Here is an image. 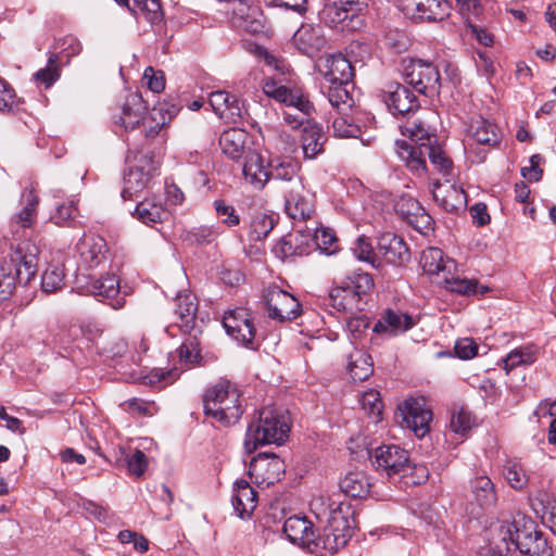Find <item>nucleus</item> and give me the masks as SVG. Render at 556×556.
I'll return each instance as SVG.
<instances>
[{"mask_svg":"<svg viewBox=\"0 0 556 556\" xmlns=\"http://www.w3.org/2000/svg\"><path fill=\"white\" fill-rule=\"evenodd\" d=\"M518 553L526 556H552V548L534 520L521 513L490 526L483 556H517Z\"/></svg>","mask_w":556,"mask_h":556,"instance_id":"1","label":"nucleus"},{"mask_svg":"<svg viewBox=\"0 0 556 556\" xmlns=\"http://www.w3.org/2000/svg\"><path fill=\"white\" fill-rule=\"evenodd\" d=\"M203 407L205 416L225 427L232 426L243 414L240 390L236 383L220 379L205 391Z\"/></svg>","mask_w":556,"mask_h":556,"instance_id":"2","label":"nucleus"},{"mask_svg":"<svg viewBox=\"0 0 556 556\" xmlns=\"http://www.w3.org/2000/svg\"><path fill=\"white\" fill-rule=\"evenodd\" d=\"M38 249L20 244L10 258L0 261V301L9 299L16 282L27 285L35 277L38 266Z\"/></svg>","mask_w":556,"mask_h":556,"instance_id":"3","label":"nucleus"},{"mask_svg":"<svg viewBox=\"0 0 556 556\" xmlns=\"http://www.w3.org/2000/svg\"><path fill=\"white\" fill-rule=\"evenodd\" d=\"M289 432V418L283 413L271 407H263L248 427L244 447L248 453H252L260 445H280L287 440Z\"/></svg>","mask_w":556,"mask_h":556,"instance_id":"4","label":"nucleus"},{"mask_svg":"<svg viewBox=\"0 0 556 556\" xmlns=\"http://www.w3.org/2000/svg\"><path fill=\"white\" fill-rule=\"evenodd\" d=\"M257 54L265 64L283 77H267L262 83L263 92L276 102L288 106L304 97L302 89L295 83L289 63L264 48H257Z\"/></svg>","mask_w":556,"mask_h":556,"instance_id":"5","label":"nucleus"},{"mask_svg":"<svg viewBox=\"0 0 556 556\" xmlns=\"http://www.w3.org/2000/svg\"><path fill=\"white\" fill-rule=\"evenodd\" d=\"M396 153L405 166L416 176H426L428 169L426 156L430 160L432 167L446 179H451L453 174V163L446 155L440 144L427 146L415 150L406 144L405 140L395 142Z\"/></svg>","mask_w":556,"mask_h":556,"instance_id":"6","label":"nucleus"},{"mask_svg":"<svg viewBox=\"0 0 556 556\" xmlns=\"http://www.w3.org/2000/svg\"><path fill=\"white\" fill-rule=\"evenodd\" d=\"M374 288V280L367 273L353 271L339 285H334L329 299L331 305L339 312L363 311L362 296Z\"/></svg>","mask_w":556,"mask_h":556,"instance_id":"7","label":"nucleus"},{"mask_svg":"<svg viewBox=\"0 0 556 556\" xmlns=\"http://www.w3.org/2000/svg\"><path fill=\"white\" fill-rule=\"evenodd\" d=\"M353 529L349 516L337 513L331 521L325 522L321 533L315 535L311 553L326 556L344 547L352 538Z\"/></svg>","mask_w":556,"mask_h":556,"instance_id":"8","label":"nucleus"},{"mask_svg":"<svg viewBox=\"0 0 556 556\" xmlns=\"http://www.w3.org/2000/svg\"><path fill=\"white\" fill-rule=\"evenodd\" d=\"M498 143L497 127L484 118L473 119L467 130L464 149L473 163H481L485 159L488 149Z\"/></svg>","mask_w":556,"mask_h":556,"instance_id":"9","label":"nucleus"},{"mask_svg":"<svg viewBox=\"0 0 556 556\" xmlns=\"http://www.w3.org/2000/svg\"><path fill=\"white\" fill-rule=\"evenodd\" d=\"M404 78L419 93L432 97L438 94L441 87V78L438 67L424 60H410L404 66Z\"/></svg>","mask_w":556,"mask_h":556,"instance_id":"10","label":"nucleus"},{"mask_svg":"<svg viewBox=\"0 0 556 556\" xmlns=\"http://www.w3.org/2000/svg\"><path fill=\"white\" fill-rule=\"evenodd\" d=\"M397 412L401 426L413 431L417 438H424L429 432L432 412L424 400L407 399L399 405Z\"/></svg>","mask_w":556,"mask_h":556,"instance_id":"11","label":"nucleus"},{"mask_svg":"<svg viewBox=\"0 0 556 556\" xmlns=\"http://www.w3.org/2000/svg\"><path fill=\"white\" fill-rule=\"evenodd\" d=\"M286 472L285 462L274 453H261L249 467V475L260 486H269L278 482Z\"/></svg>","mask_w":556,"mask_h":556,"instance_id":"12","label":"nucleus"},{"mask_svg":"<svg viewBox=\"0 0 556 556\" xmlns=\"http://www.w3.org/2000/svg\"><path fill=\"white\" fill-rule=\"evenodd\" d=\"M285 198V211L293 220H306L314 213V201L302 180H294L288 188H281Z\"/></svg>","mask_w":556,"mask_h":556,"instance_id":"13","label":"nucleus"},{"mask_svg":"<svg viewBox=\"0 0 556 556\" xmlns=\"http://www.w3.org/2000/svg\"><path fill=\"white\" fill-rule=\"evenodd\" d=\"M264 300L270 318L285 321L293 320L301 313L300 302L289 292L270 287L266 290Z\"/></svg>","mask_w":556,"mask_h":556,"instance_id":"14","label":"nucleus"},{"mask_svg":"<svg viewBox=\"0 0 556 556\" xmlns=\"http://www.w3.org/2000/svg\"><path fill=\"white\" fill-rule=\"evenodd\" d=\"M403 14L416 21H442L448 15L446 0H396Z\"/></svg>","mask_w":556,"mask_h":556,"instance_id":"15","label":"nucleus"},{"mask_svg":"<svg viewBox=\"0 0 556 556\" xmlns=\"http://www.w3.org/2000/svg\"><path fill=\"white\" fill-rule=\"evenodd\" d=\"M372 464L381 473L393 477L409 469V457L407 451L399 445H381L375 450Z\"/></svg>","mask_w":556,"mask_h":556,"instance_id":"16","label":"nucleus"},{"mask_svg":"<svg viewBox=\"0 0 556 556\" xmlns=\"http://www.w3.org/2000/svg\"><path fill=\"white\" fill-rule=\"evenodd\" d=\"M223 325L226 332L247 348L254 349L255 327L251 314L242 307L224 315Z\"/></svg>","mask_w":556,"mask_h":556,"instance_id":"17","label":"nucleus"},{"mask_svg":"<svg viewBox=\"0 0 556 556\" xmlns=\"http://www.w3.org/2000/svg\"><path fill=\"white\" fill-rule=\"evenodd\" d=\"M78 269L90 270L106 260V241L98 235L84 233L75 245Z\"/></svg>","mask_w":556,"mask_h":556,"instance_id":"18","label":"nucleus"},{"mask_svg":"<svg viewBox=\"0 0 556 556\" xmlns=\"http://www.w3.org/2000/svg\"><path fill=\"white\" fill-rule=\"evenodd\" d=\"M320 20L330 28L339 31H356L364 26V18L354 15L350 10L334 0H326L319 12Z\"/></svg>","mask_w":556,"mask_h":556,"instance_id":"19","label":"nucleus"},{"mask_svg":"<svg viewBox=\"0 0 556 556\" xmlns=\"http://www.w3.org/2000/svg\"><path fill=\"white\" fill-rule=\"evenodd\" d=\"M381 99L393 114L406 115L419 109L417 97L409 88L399 84L389 83L381 90Z\"/></svg>","mask_w":556,"mask_h":556,"instance_id":"20","label":"nucleus"},{"mask_svg":"<svg viewBox=\"0 0 556 556\" xmlns=\"http://www.w3.org/2000/svg\"><path fill=\"white\" fill-rule=\"evenodd\" d=\"M21 203L23 208L10 219L12 238L15 240L23 237L21 230L31 228L37 220L39 198L33 188L24 189Z\"/></svg>","mask_w":556,"mask_h":556,"instance_id":"21","label":"nucleus"},{"mask_svg":"<svg viewBox=\"0 0 556 556\" xmlns=\"http://www.w3.org/2000/svg\"><path fill=\"white\" fill-rule=\"evenodd\" d=\"M377 253L389 264L402 266L409 262L410 252L404 239L393 232L378 238Z\"/></svg>","mask_w":556,"mask_h":556,"instance_id":"22","label":"nucleus"},{"mask_svg":"<svg viewBox=\"0 0 556 556\" xmlns=\"http://www.w3.org/2000/svg\"><path fill=\"white\" fill-rule=\"evenodd\" d=\"M318 71L329 84H350L354 76L351 62L341 53L320 59Z\"/></svg>","mask_w":556,"mask_h":556,"instance_id":"23","label":"nucleus"},{"mask_svg":"<svg viewBox=\"0 0 556 556\" xmlns=\"http://www.w3.org/2000/svg\"><path fill=\"white\" fill-rule=\"evenodd\" d=\"M147 113V106L141 94L138 92L129 93L123 105L113 115L114 123L125 130L135 129Z\"/></svg>","mask_w":556,"mask_h":556,"instance_id":"24","label":"nucleus"},{"mask_svg":"<svg viewBox=\"0 0 556 556\" xmlns=\"http://www.w3.org/2000/svg\"><path fill=\"white\" fill-rule=\"evenodd\" d=\"M142 165H136L125 174L122 197L124 200L131 199L134 193L142 191L151 181L155 166L151 157L144 155L140 161Z\"/></svg>","mask_w":556,"mask_h":556,"instance_id":"25","label":"nucleus"},{"mask_svg":"<svg viewBox=\"0 0 556 556\" xmlns=\"http://www.w3.org/2000/svg\"><path fill=\"white\" fill-rule=\"evenodd\" d=\"M87 290L98 300L108 301L114 309H119L125 305V298L121 295L119 280L115 275L108 274L91 280Z\"/></svg>","mask_w":556,"mask_h":556,"instance_id":"26","label":"nucleus"},{"mask_svg":"<svg viewBox=\"0 0 556 556\" xmlns=\"http://www.w3.org/2000/svg\"><path fill=\"white\" fill-rule=\"evenodd\" d=\"M435 202L446 212H459L467 206V197L465 191L451 184V179H446V184L435 182L432 190Z\"/></svg>","mask_w":556,"mask_h":556,"instance_id":"27","label":"nucleus"},{"mask_svg":"<svg viewBox=\"0 0 556 556\" xmlns=\"http://www.w3.org/2000/svg\"><path fill=\"white\" fill-rule=\"evenodd\" d=\"M208 101L215 114L226 123H237L242 118V108L236 96L219 90L212 92Z\"/></svg>","mask_w":556,"mask_h":556,"instance_id":"28","label":"nucleus"},{"mask_svg":"<svg viewBox=\"0 0 556 556\" xmlns=\"http://www.w3.org/2000/svg\"><path fill=\"white\" fill-rule=\"evenodd\" d=\"M420 264L426 274L437 277V281L448 278L451 271L455 269V262L445 257L442 250L433 247L422 251Z\"/></svg>","mask_w":556,"mask_h":556,"instance_id":"29","label":"nucleus"},{"mask_svg":"<svg viewBox=\"0 0 556 556\" xmlns=\"http://www.w3.org/2000/svg\"><path fill=\"white\" fill-rule=\"evenodd\" d=\"M283 532L293 544L311 552L315 540L313 523L306 517L291 516L283 523Z\"/></svg>","mask_w":556,"mask_h":556,"instance_id":"30","label":"nucleus"},{"mask_svg":"<svg viewBox=\"0 0 556 556\" xmlns=\"http://www.w3.org/2000/svg\"><path fill=\"white\" fill-rule=\"evenodd\" d=\"M312 513L320 522H328L339 513L349 516L350 506L339 501V495L326 493L314 496L309 503Z\"/></svg>","mask_w":556,"mask_h":556,"instance_id":"31","label":"nucleus"},{"mask_svg":"<svg viewBox=\"0 0 556 556\" xmlns=\"http://www.w3.org/2000/svg\"><path fill=\"white\" fill-rule=\"evenodd\" d=\"M197 312L198 302L195 295L188 290L178 292L175 298V315L178 319L176 325L184 332H189L194 328Z\"/></svg>","mask_w":556,"mask_h":556,"instance_id":"32","label":"nucleus"},{"mask_svg":"<svg viewBox=\"0 0 556 556\" xmlns=\"http://www.w3.org/2000/svg\"><path fill=\"white\" fill-rule=\"evenodd\" d=\"M294 46L304 54L313 55L326 45V38L319 26L302 25L293 36Z\"/></svg>","mask_w":556,"mask_h":556,"instance_id":"33","label":"nucleus"},{"mask_svg":"<svg viewBox=\"0 0 556 556\" xmlns=\"http://www.w3.org/2000/svg\"><path fill=\"white\" fill-rule=\"evenodd\" d=\"M257 505V496L248 481L240 479L233 483L232 506L240 518L250 517Z\"/></svg>","mask_w":556,"mask_h":556,"instance_id":"34","label":"nucleus"},{"mask_svg":"<svg viewBox=\"0 0 556 556\" xmlns=\"http://www.w3.org/2000/svg\"><path fill=\"white\" fill-rule=\"evenodd\" d=\"M313 104L304 96L282 110V118L292 129H304L305 126L313 124Z\"/></svg>","mask_w":556,"mask_h":556,"instance_id":"35","label":"nucleus"},{"mask_svg":"<svg viewBox=\"0 0 556 556\" xmlns=\"http://www.w3.org/2000/svg\"><path fill=\"white\" fill-rule=\"evenodd\" d=\"M414 326L412 316L388 309L374 326V332L396 336Z\"/></svg>","mask_w":556,"mask_h":556,"instance_id":"36","label":"nucleus"},{"mask_svg":"<svg viewBox=\"0 0 556 556\" xmlns=\"http://www.w3.org/2000/svg\"><path fill=\"white\" fill-rule=\"evenodd\" d=\"M249 135L241 128H229L222 132L219 137V147L227 157L239 160L245 150Z\"/></svg>","mask_w":556,"mask_h":556,"instance_id":"37","label":"nucleus"},{"mask_svg":"<svg viewBox=\"0 0 556 556\" xmlns=\"http://www.w3.org/2000/svg\"><path fill=\"white\" fill-rule=\"evenodd\" d=\"M401 131L409 137L412 142L406 141V144L415 150L438 143L437 135L420 121H407L401 126Z\"/></svg>","mask_w":556,"mask_h":556,"instance_id":"38","label":"nucleus"},{"mask_svg":"<svg viewBox=\"0 0 556 556\" xmlns=\"http://www.w3.org/2000/svg\"><path fill=\"white\" fill-rule=\"evenodd\" d=\"M268 170V162L265 164L263 157L255 153L245 160L242 168L244 180L257 190L269 181Z\"/></svg>","mask_w":556,"mask_h":556,"instance_id":"39","label":"nucleus"},{"mask_svg":"<svg viewBox=\"0 0 556 556\" xmlns=\"http://www.w3.org/2000/svg\"><path fill=\"white\" fill-rule=\"evenodd\" d=\"M268 167L269 180L282 181V188L292 186L294 180H302L299 176L300 165L291 160L276 156L268 161Z\"/></svg>","mask_w":556,"mask_h":556,"instance_id":"40","label":"nucleus"},{"mask_svg":"<svg viewBox=\"0 0 556 556\" xmlns=\"http://www.w3.org/2000/svg\"><path fill=\"white\" fill-rule=\"evenodd\" d=\"M371 488L370 479L363 470L350 471L340 481L341 491L353 498L365 497L369 494Z\"/></svg>","mask_w":556,"mask_h":556,"instance_id":"41","label":"nucleus"},{"mask_svg":"<svg viewBox=\"0 0 556 556\" xmlns=\"http://www.w3.org/2000/svg\"><path fill=\"white\" fill-rule=\"evenodd\" d=\"M52 197L55 200H61L64 197L62 189H53ZM77 200L71 198L66 202L56 201L54 204L55 212L51 215L50 220L56 226H72V223L78 216Z\"/></svg>","mask_w":556,"mask_h":556,"instance_id":"42","label":"nucleus"},{"mask_svg":"<svg viewBox=\"0 0 556 556\" xmlns=\"http://www.w3.org/2000/svg\"><path fill=\"white\" fill-rule=\"evenodd\" d=\"M126 7L134 15L142 16L149 23H155L162 17L160 0H114Z\"/></svg>","mask_w":556,"mask_h":556,"instance_id":"43","label":"nucleus"},{"mask_svg":"<svg viewBox=\"0 0 556 556\" xmlns=\"http://www.w3.org/2000/svg\"><path fill=\"white\" fill-rule=\"evenodd\" d=\"M134 216L140 222L150 225L167 219L168 212L160 201L144 199L137 204Z\"/></svg>","mask_w":556,"mask_h":556,"instance_id":"44","label":"nucleus"},{"mask_svg":"<svg viewBox=\"0 0 556 556\" xmlns=\"http://www.w3.org/2000/svg\"><path fill=\"white\" fill-rule=\"evenodd\" d=\"M471 493L481 507H491L497 501L495 485L488 476H478L471 480Z\"/></svg>","mask_w":556,"mask_h":556,"instance_id":"45","label":"nucleus"},{"mask_svg":"<svg viewBox=\"0 0 556 556\" xmlns=\"http://www.w3.org/2000/svg\"><path fill=\"white\" fill-rule=\"evenodd\" d=\"M324 134L321 128L315 123L305 126L302 136V150L305 159H315L323 152Z\"/></svg>","mask_w":556,"mask_h":556,"instance_id":"46","label":"nucleus"},{"mask_svg":"<svg viewBox=\"0 0 556 556\" xmlns=\"http://www.w3.org/2000/svg\"><path fill=\"white\" fill-rule=\"evenodd\" d=\"M348 369L354 381H364L374 372L371 356L362 351L350 354Z\"/></svg>","mask_w":556,"mask_h":556,"instance_id":"47","label":"nucleus"},{"mask_svg":"<svg viewBox=\"0 0 556 556\" xmlns=\"http://www.w3.org/2000/svg\"><path fill=\"white\" fill-rule=\"evenodd\" d=\"M349 84H330L328 100L336 113H353L354 99L348 90Z\"/></svg>","mask_w":556,"mask_h":556,"instance_id":"48","label":"nucleus"},{"mask_svg":"<svg viewBox=\"0 0 556 556\" xmlns=\"http://www.w3.org/2000/svg\"><path fill=\"white\" fill-rule=\"evenodd\" d=\"M503 476L507 483L517 491L525 489L529 482L525 466L517 459H507L505 462Z\"/></svg>","mask_w":556,"mask_h":556,"instance_id":"49","label":"nucleus"},{"mask_svg":"<svg viewBox=\"0 0 556 556\" xmlns=\"http://www.w3.org/2000/svg\"><path fill=\"white\" fill-rule=\"evenodd\" d=\"M332 129L334 136L342 138H356L362 132L353 113H337V116H333Z\"/></svg>","mask_w":556,"mask_h":556,"instance_id":"50","label":"nucleus"},{"mask_svg":"<svg viewBox=\"0 0 556 556\" xmlns=\"http://www.w3.org/2000/svg\"><path fill=\"white\" fill-rule=\"evenodd\" d=\"M276 224L274 215L257 213L255 214L250 223V239L254 241L263 240L273 230Z\"/></svg>","mask_w":556,"mask_h":556,"instance_id":"51","label":"nucleus"},{"mask_svg":"<svg viewBox=\"0 0 556 556\" xmlns=\"http://www.w3.org/2000/svg\"><path fill=\"white\" fill-rule=\"evenodd\" d=\"M64 268L61 264H51L45 270L41 277V288L46 293H53L61 290L64 286Z\"/></svg>","mask_w":556,"mask_h":556,"instance_id":"52","label":"nucleus"},{"mask_svg":"<svg viewBox=\"0 0 556 556\" xmlns=\"http://www.w3.org/2000/svg\"><path fill=\"white\" fill-rule=\"evenodd\" d=\"M534 352L531 348H518L510 351L505 358L502 359L504 369L508 374L510 370L521 365H530L534 362Z\"/></svg>","mask_w":556,"mask_h":556,"instance_id":"53","label":"nucleus"},{"mask_svg":"<svg viewBox=\"0 0 556 556\" xmlns=\"http://www.w3.org/2000/svg\"><path fill=\"white\" fill-rule=\"evenodd\" d=\"M438 283H443L444 287L451 292H455L463 295L476 294L477 282L475 280L455 277L453 271L448 275V278L438 280Z\"/></svg>","mask_w":556,"mask_h":556,"instance_id":"54","label":"nucleus"},{"mask_svg":"<svg viewBox=\"0 0 556 556\" xmlns=\"http://www.w3.org/2000/svg\"><path fill=\"white\" fill-rule=\"evenodd\" d=\"M314 240L317 248L327 255H331L338 250L337 237L329 228H317L314 232Z\"/></svg>","mask_w":556,"mask_h":556,"instance_id":"55","label":"nucleus"},{"mask_svg":"<svg viewBox=\"0 0 556 556\" xmlns=\"http://www.w3.org/2000/svg\"><path fill=\"white\" fill-rule=\"evenodd\" d=\"M220 235L219 227L216 225H202L193 228L189 232V238L200 245L213 243Z\"/></svg>","mask_w":556,"mask_h":556,"instance_id":"56","label":"nucleus"},{"mask_svg":"<svg viewBox=\"0 0 556 556\" xmlns=\"http://www.w3.org/2000/svg\"><path fill=\"white\" fill-rule=\"evenodd\" d=\"M56 62V55H51L48 60L47 66L45 68H40L34 74L35 81L45 85L46 88L55 83L60 77Z\"/></svg>","mask_w":556,"mask_h":556,"instance_id":"57","label":"nucleus"},{"mask_svg":"<svg viewBox=\"0 0 556 556\" xmlns=\"http://www.w3.org/2000/svg\"><path fill=\"white\" fill-rule=\"evenodd\" d=\"M353 253L357 260L369 263L374 267H379V264H376V254L372 250L371 243L365 236L357 238L353 248Z\"/></svg>","mask_w":556,"mask_h":556,"instance_id":"58","label":"nucleus"},{"mask_svg":"<svg viewBox=\"0 0 556 556\" xmlns=\"http://www.w3.org/2000/svg\"><path fill=\"white\" fill-rule=\"evenodd\" d=\"M214 208L217 216L222 218V223L227 227L239 225L240 217L232 205L226 204L223 200H216L214 201Z\"/></svg>","mask_w":556,"mask_h":556,"instance_id":"59","label":"nucleus"},{"mask_svg":"<svg viewBox=\"0 0 556 556\" xmlns=\"http://www.w3.org/2000/svg\"><path fill=\"white\" fill-rule=\"evenodd\" d=\"M362 408L369 415L378 417L382 410L380 394L376 390H369L363 393L361 400Z\"/></svg>","mask_w":556,"mask_h":556,"instance_id":"60","label":"nucleus"},{"mask_svg":"<svg viewBox=\"0 0 556 556\" xmlns=\"http://www.w3.org/2000/svg\"><path fill=\"white\" fill-rule=\"evenodd\" d=\"M475 425L471 414L465 409H460L452 415L451 429L455 433L465 434Z\"/></svg>","mask_w":556,"mask_h":556,"instance_id":"61","label":"nucleus"},{"mask_svg":"<svg viewBox=\"0 0 556 556\" xmlns=\"http://www.w3.org/2000/svg\"><path fill=\"white\" fill-rule=\"evenodd\" d=\"M178 356L186 364H194L200 356L199 344L195 338L187 339L178 349Z\"/></svg>","mask_w":556,"mask_h":556,"instance_id":"62","label":"nucleus"},{"mask_svg":"<svg viewBox=\"0 0 556 556\" xmlns=\"http://www.w3.org/2000/svg\"><path fill=\"white\" fill-rule=\"evenodd\" d=\"M127 467L130 475L136 477L142 476L148 467L146 454L140 450H135L134 453L127 457Z\"/></svg>","mask_w":556,"mask_h":556,"instance_id":"63","label":"nucleus"},{"mask_svg":"<svg viewBox=\"0 0 556 556\" xmlns=\"http://www.w3.org/2000/svg\"><path fill=\"white\" fill-rule=\"evenodd\" d=\"M143 79L152 92L160 93L165 89V76L162 71H155L149 66L144 70Z\"/></svg>","mask_w":556,"mask_h":556,"instance_id":"64","label":"nucleus"}]
</instances>
